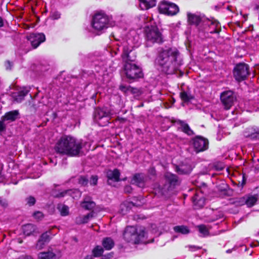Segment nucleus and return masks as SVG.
Here are the masks:
<instances>
[{"label": "nucleus", "mask_w": 259, "mask_h": 259, "mask_svg": "<svg viewBox=\"0 0 259 259\" xmlns=\"http://www.w3.org/2000/svg\"><path fill=\"white\" fill-rule=\"evenodd\" d=\"M220 99L225 108L229 109L236 100L234 93L231 90L225 91L221 94Z\"/></svg>", "instance_id": "9b49d317"}, {"label": "nucleus", "mask_w": 259, "mask_h": 259, "mask_svg": "<svg viewBox=\"0 0 259 259\" xmlns=\"http://www.w3.org/2000/svg\"><path fill=\"white\" fill-rule=\"evenodd\" d=\"M78 183L83 186H85L88 185L89 180L85 176H80L78 178Z\"/></svg>", "instance_id": "58836bf2"}, {"label": "nucleus", "mask_w": 259, "mask_h": 259, "mask_svg": "<svg viewBox=\"0 0 259 259\" xmlns=\"http://www.w3.org/2000/svg\"><path fill=\"white\" fill-rule=\"evenodd\" d=\"M256 128H258L257 127H252L250 128H249V132L250 133H255Z\"/></svg>", "instance_id": "09e8293b"}, {"label": "nucleus", "mask_w": 259, "mask_h": 259, "mask_svg": "<svg viewBox=\"0 0 259 259\" xmlns=\"http://www.w3.org/2000/svg\"><path fill=\"white\" fill-rule=\"evenodd\" d=\"M258 234H259V231H258Z\"/></svg>", "instance_id": "6e6d98bb"}, {"label": "nucleus", "mask_w": 259, "mask_h": 259, "mask_svg": "<svg viewBox=\"0 0 259 259\" xmlns=\"http://www.w3.org/2000/svg\"><path fill=\"white\" fill-rule=\"evenodd\" d=\"M124 191L126 193H131L132 191V188L131 186H126L124 188Z\"/></svg>", "instance_id": "49530a36"}, {"label": "nucleus", "mask_w": 259, "mask_h": 259, "mask_svg": "<svg viewBox=\"0 0 259 259\" xmlns=\"http://www.w3.org/2000/svg\"><path fill=\"white\" fill-rule=\"evenodd\" d=\"M84 144L70 136H63L57 142L55 149L57 153L69 156H78Z\"/></svg>", "instance_id": "f03ea898"}, {"label": "nucleus", "mask_w": 259, "mask_h": 259, "mask_svg": "<svg viewBox=\"0 0 259 259\" xmlns=\"http://www.w3.org/2000/svg\"><path fill=\"white\" fill-rule=\"evenodd\" d=\"M245 136L247 137H250L251 139L259 140V128H256L255 133H251Z\"/></svg>", "instance_id": "4c0bfd02"}, {"label": "nucleus", "mask_w": 259, "mask_h": 259, "mask_svg": "<svg viewBox=\"0 0 259 259\" xmlns=\"http://www.w3.org/2000/svg\"><path fill=\"white\" fill-rule=\"evenodd\" d=\"M108 17L103 13H96L93 17L92 25L93 28L98 31H104L109 27Z\"/></svg>", "instance_id": "39448f33"}, {"label": "nucleus", "mask_w": 259, "mask_h": 259, "mask_svg": "<svg viewBox=\"0 0 259 259\" xmlns=\"http://www.w3.org/2000/svg\"><path fill=\"white\" fill-rule=\"evenodd\" d=\"M145 31L147 41L153 44H160L163 42L162 35L157 27H147L145 28Z\"/></svg>", "instance_id": "0eeeda50"}, {"label": "nucleus", "mask_w": 259, "mask_h": 259, "mask_svg": "<svg viewBox=\"0 0 259 259\" xmlns=\"http://www.w3.org/2000/svg\"><path fill=\"white\" fill-rule=\"evenodd\" d=\"M249 74V66L244 63L237 64L233 69L234 77L238 81L245 80Z\"/></svg>", "instance_id": "6e6552de"}, {"label": "nucleus", "mask_w": 259, "mask_h": 259, "mask_svg": "<svg viewBox=\"0 0 259 259\" xmlns=\"http://www.w3.org/2000/svg\"><path fill=\"white\" fill-rule=\"evenodd\" d=\"M104 252L102 247L99 245L96 246L92 250V253L94 257L101 256Z\"/></svg>", "instance_id": "473e14b6"}, {"label": "nucleus", "mask_w": 259, "mask_h": 259, "mask_svg": "<svg viewBox=\"0 0 259 259\" xmlns=\"http://www.w3.org/2000/svg\"><path fill=\"white\" fill-rule=\"evenodd\" d=\"M102 245L106 250L111 249L114 246V242L113 239L110 237H106L102 241Z\"/></svg>", "instance_id": "a878e982"}, {"label": "nucleus", "mask_w": 259, "mask_h": 259, "mask_svg": "<svg viewBox=\"0 0 259 259\" xmlns=\"http://www.w3.org/2000/svg\"><path fill=\"white\" fill-rule=\"evenodd\" d=\"M39 259H57L56 255L51 251L42 252L38 254Z\"/></svg>", "instance_id": "cd10ccee"}, {"label": "nucleus", "mask_w": 259, "mask_h": 259, "mask_svg": "<svg viewBox=\"0 0 259 259\" xmlns=\"http://www.w3.org/2000/svg\"><path fill=\"white\" fill-rule=\"evenodd\" d=\"M193 146L197 152H202L207 149L208 141L201 136H197L193 139Z\"/></svg>", "instance_id": "4468645a"}, {"label": "nucleus", "mask_w": 259, "mask_h": 259, "mask_svg": "<svg viewBox=\"0 0 259 259\" xmlns=\"http://www.w3.org/2000/svg\"><path fill=\"white\" fill-rule=\"evenodd\" d=\"M27 203L30 205H33L35 203V199L32 196H29L26 198Z\"/></svg>", "instance_id": "37998d69"}, {"label": "nucleus", "mask_w": 259, "mask_h": 259, "mask_svg": "<svg viewBox=\"0 0 259 259\" xmlns=\"http://www.w3.org/2000/svg\"><path fill=\"white\" fill-rule=\"evenodd\" d=\"M57 208L60 212L62 216H66L69 214V207L67 205L59 204Z\"/></svg>", "instance_id": "7c9ffc66"}, {"label": "nucleus", "mask_w": 259, "mask_h": 259, "mask_svg": "<svg viewBox=\"0 0 259 259\" xmlns=\"http://www.w3.org/2000/svg\"><path fill=\"white\" fill-rule=\"evenodd\" d=\"M207 30L210 33H218L221 30L220 23L216 20L206 18L204 24V31Z\"/></svg>", "instance_id": "ddd939ff"}, {"label": "nucleus", "mask_w": 259, "mask_h": 259, "mask_svg": "<svg viewBox=\"0 0 259 259\" xmlns=\"http://www.w3.org/2000/svg\"><path fill=\"white\" fill-rule=\"evenodd\" d=\"M95 205L96 204L94 202L81 203V207L87 210H92L95 207Z\"/></svg>", "instance_id": "e433bc0d"}, {"label": "nucleus", "mask_w": 259, "mask_h": 259, "mask_svg": "<svg viewBox=\"0 0 259 259\" xmlns=\"http://www.w3.org/2000/svg\"><path fill=\"white\" fill-rule=\"evenodd\" d=\"M75 190H74L75 191ZM73 191L72 190H67L63 191L61 192H59L54 195V197L55 198H61L63 197L66 195H71L72 192Z\"/></svg>", "instance_id": "c9c22d12"}, {"label": "nucleus", "mask_w": 259, "mask_h": 259, "mask_svg": "<svg viewBox=\"0 0 259 259\" xmlns=\"http://www.w3.org/2000/svg\"><path fill=\"white\" fill-rule=\"evenodd\" d=\"M140 7L142 10H148L156 6V0H139Z\"/></svg>", "instance_id": "4be33fe9"}, {"label": "nucleus", "mask_w": 259, "mask_h": 259, "mask_svg": "<svg viewBox=\"0 0 259 259\" xmlns=\"http://www.w3.org/2000/svg\"><path fill=\"white\" fill-rule=\"evenodd\" d=\"M32 46L34 48H36L45 39V35L43 33H32L27 37Z\"/></svg>", "instance_id": "2eb2a0df"}, {"label": "nucleus", "mask_w": 259, "mask_h": 259, "mask_svg": "<svg viewBox=\"0 0 259 259\" xmlns=\"http://www.w3.org/2000/svg\"><path fill=\"white\" fill-rule=\"evenodd\" d=\"M133 91H129V92H131L133 94H136L138 93V90L136 88H132Z\"/></svg>", "instance_id": "3c124183"}, {"label": "nucleus", "mask_w": 259, "mask_h": 259, "mask_svg": "<svg viewBox=\"0 0 259 259\" xmlns=\"http://www.w3.org/2000/svg\"><path fill=\"white\" fill-rule=\"evenodd\" d=\"M158 8L159 13L167 15H175L179 11V7L177 5L165 1L161 2Z\"/></svg>", "instance_id": "9d476101"}, {"label": "nucleus", "mask_w": 259, "mask_h": 259, "mask_svg": "<svg viewBox=\"0 0 259 259\" xmlns=\"http://www.w3.org/2000/svg\"><path fill=\"white\" fill-rule=\"evenodd\" d=\"M28 90H23L17 93H13L12 95V97L15 101H16L18 103H20L22 100H24V97L28 94Z\"/></svg>", "instance_id": "b1692460"}, {"label": "nucleus", "mask_w": 259, "mask_h": 259, "mask_svg": "<svg viewBox=\"0 0 259 259\" xmlns=\"http://www.w3.org/2000/svg\"><path fill=\"white\" fill-rule=\"evenodd\" d=\"M180 53L176 49L169 48L159 51L156 63L161 71L168 74H172L182 65V61L179 59Z\"/></svg>", "instance_id": "f257e3e1"}, {"label": "nucleus", "mask_w": 259, "mask_h": 259, "mask_svg": "<svg viewBox=\"0 0 259 259\" xmlns=\"http://www.w3.org/2000/svg\"><path fill=\"white\" fill-rule=\"evenodd\" d=\"M94 202L91 200V198L89 196H86L84 197L83 201L81 202V203H85L88 202Z\"/></svg>", "instance_id": "de8ad7c7"}, {"label": "nucleus", "mask_w": 259, "mask_h": 259, "mask_svg": "<svg viewBox=\"0 0 259 259\" xmlns=\"http://www.w3.org/2000/svg\"><path fill=\"white\" fill-rule=\"evenodd\" d=\"M177 123L180 125L182 131L188 135H192L193 134V131L190 128L189 125L185 121L182 120H178Z\"/></svg>", "instance_id": "393cba45"}, {"label": "nucleus", "mask_w": 259, "mask_h": 259, "mask_svg": "<svg viewBox=\"0 0 259 259\" xmlns=\"http://www.w3.org/2000/svg\"><path fill=\"white\" fill-rule=\"evenodd\" d=\"M94 118L99 125L104 126L109 123L110 119V113L104 108H97L94 114Z\"/></svg>", "instance_id": "1a4fd4ad"}, {"label": "nucleus", "mask_w": 259, "mask_h": 259, "mask_svg": "<svg viewBox=\"0 0 259 259\" xmlns=\"http://www.w3.org/2000/svg\"><path fill=\"white\" fill-rule=\"evenodd\" d=\"M132 204L129 202H124L120 205V213L122 214H125L131 209Z\"/></svg>", "instance_id": "c85d7f7f"}, {"label": "nucleus", "mask_w": 259, "mask_h": 259, "mask_svg": "<svg viewBox=\"0 0 259 259\" xmlns=\"http://www.w3.org/2000/svg\"><path fill=\"white\" fill-rule=\"evenodd\" d=\"M140 235H138L136 229L134 227H127L123 233L124 239L128 242L138 244L140 240Z\"/></svg>", "instance_id": "f8f14e48"}, {"label": "nucleus", "mask_w": 259, "mask_h": 259, "mask_svg": "<svg viewBox=\"0 0 259 259\" xmlns=\"http://www.w3.org/2000/svg\"><path fill=\"white\" fill-rule=\"evenodd\" d=\"M164 179L166 183L162 186L158 184H155L154 189L161 195H165L167 192L172 190L176 186L180 184V180L178 177L173 174L166 172L164 175Z\"/></svg>", "instance_id": "20e7f679"}, {"label": "nucleus", "mask_w": 259, "mask_h": 259, "mask_svg": "<svg viewBox=\"0 0 259 259\" xmlns=\"http://www.w3.org/2000/svg\"><path fill=\"white\" fill-rule=\"evenodd\" d=\"M6 130V125L4 123V121L2 119L0 120V132L5 131Z\"/></svg>", "instance_id": "a18cd8bd"}, {"label": "nucleus", "mask_w": 259, "mask_h": 259, "mask_svg": "<svg viewBox=\"0 0 259 259\" xmlns=\"http://www.w3.org/2000/svg\"><path fill=\"white\" fill-rule=\"evenodd\" d=\"M19 115V112L17 110H13L6 113L5 115L2 116V119L5 122L7 120L11 121H15Z\"/></svg>", "instance_id": "412c9836"}, {"label": "nucleus", "mask_w": 259, "mask_h": 259, "mask_svg": "<svg viewBox=\"0 0 259 259\" xmlns=\"http://www.w3.org/2000/svg\"><path fill=\"white\" fill-rule=\"evenodd\" d=\"M120 172L118 169H114V170H109L107 172V177L108 178V183L109 181H113L118 182L119 181Z\"/></svg>", "instance_id": "aec40b11"}, {"label": "nucleus", "mask_w": 259, "mask_h": 259, "mask_svg": "<svg viewBox=\"0 0 259 259\" xmlns=\"http://www.w3.org/2000/svg\"><path fill=\"white\" fill-rule=\"evenodd\" d=\"M192 201L196 208H201L205 204V199L200 192H196L192 197Z\"/></svg>", "instance_id": "a211bd4d"}, {"label": "nucleus", "mask_w": 259, "mask_h": 259, "mask_svg": "<svg viewBox=\"0 0 259 259\" xmlns=\"http://www.w3.org/2000/svg\"><path fill=\"white\" fill-rule=\"evenodd\" d=\"M181 99L185 102H188L193 98V97L189 93L184 91L180 93Z\"/></svg>", "instance_id": "2f4dec72"}, {"label": "nucleus", "mask_w": 259, "mask_h": 259, "mask_svg": "<svg viewBox=\"0 0 259 259\" xmlns=\"http://www.w3.org/2000/svg\"><path fill=\"white\" fill-rule=\"evenodd\" d=\"M84 259H93V256L91 255H88Z\"/></svg>", "instance_id": "603ef678"}, {"label": "nucleus", "mask_w": 259, "mask_h": 259, "mask_svg": "<svg viewBox=\"0 0 259 259\" xmlns=\"http://www.w3.org/2000/svg\"><path fill=\"white\" fill-rule=\"evenodd\" d=\"M119 89L125 93L129 92V91H133L132 87L130 86H125L123 85H121L119 87Z\"/></svg>", "instance_id": "ea45409f"}, {"label": "nucleus", "mask_w": 259, "mask_h": 259, "mask_svg": "<svg viewBox=\"0 0 259 259\" xmlns=\"http://www.w3.org/2000/svg\"><path fill=\"white\" fill-rule=\"evenodd\" d=\"M187 21L189 24L195 25L200 32H204V24L206 18L199 13L187 12Z\"/></svg>", "instance_id": "423d86ee"}, {"label": "nucleus", "mask_w": 259, "mask_h": 259, "mask_svg": "<svg viewBox=\"0 0 259 259\" xmlns=\"http://www.w3.org/2000/svg\"><path fill=\"white\" fill-rule=\"evenodd\" d=\"M5 66L7 70H11L13 66V63L9 61H7L5 62Z\"/></svg>", "instance_id": "c03bdc74"}, {"label": "nucleus", "mask_w": 259, "mask_h": 259, "mask_svg": "<svg viewBox=\"0 0 259 259\" xmlns=\"http://www.w3.org/2000/svg\"><path fill=\"white\" fill-rule=\"evenodd\" d=\"M0 204L3 207H5L7 205L6 202L5 201H3L1 197H0Z\"/></svg>", "instance_id": "8fccbe9b"}, {"label": "nucleus", "mask_w": 259, "mask_h": 259, "mask_svg": "<svg viewBox=\"0 0 259 259\" xmlns=\"http://www.w3.org/2000/svg\"><path fill=\"white\" fill-rule=\"evenodd\" d=\"M98 179L97 176H92L90 179V184L93 186L96 185L97 184Z\"/></svg>", "instance_id": "79ce46f5"}, {"label": "nucleus", "mask_w": 259, "mask_h": 259, "mask_svg": "<svg viewBox=\"0 0 259 259\" xmlns=\"http://www.w3.org/2000/svg\"><path fill=\"white\" fill-rule=\"evenodd\" d=\"M147 180V177L144 174H135L132 180V183L140 188H144Z\"/></svg>", "instance_id": "dca6fc26"}, {"label": "nucleus", "mask_w": 259, "mask_h": 259, "mask_svg": "<svg viewBox=\"0 0 259 259\" xmlns=\"http://www.w3.org/2000/svg\"><path fill=\"white\" fill-rule=\"evenodd\" d=\"M3 26V21L2 18L0 17V27H2Z\"/></svg>", "instance_id": "864d4df0"}, {"label": "nucleus", "mask_w": 259, "mask_h": 259, "mask_svg": "<svg viewBox=\"0 0 259 259\" xmlns=\"http://www.w3.org/2000/svg\"><path fill=\"white\" fill-rule=\"evenodd\" d=\"M197 228L199 232L202 234V236H206L209 234V230L204 225H200L198 226Z\"/></svg>", "instance_id": "f704fd0d"}, {"label": "nucleus", "mask_w": 259, "mask_h": 259, "mask_svg": "<svg viewBox=\"0 0 259 259\" xmlns=\"http://www.w3.org/2000/svg\"><path fill=\"white\" fill-rule=\"evenodd\" d=\"M33 216L35 219L37 220H40L43 218L44 215L41 211H37L33 213Z\"/></svg>", "instance_id": "a19ab883"}, {"label": "nucleus", "mask_w": 259, "mask_h": 259, "mask_svg": "<svg viewBox=\"0 0 259 259\" xmlns=\"http://www.w3.org/2000/svg\"><path fill=\"white\" fill-rule=\"evenodd\" d=\"M36 229V226L31 224L25 225L23 227L24 234L27 236L31 235L35 231Z\"/></svg>", "instance_id": "bb28decb"}, {"label": "nucleus", "mask_w": 259, "mask_h": 259, "mask_svg": "<svg viewBox=\"0 0 259 259\" xmlns=\"http://www.w3.org/2000/svg\"><path fill=\"white\" fill-rule=\"evenodd\" d=\"M174 230L177 233H180L182 234H187L190 232L187 227L185 226H177L174 227Z\"/></svg>", "instance_id": "c756f323"}, {"label": "nucleus", "mask_w": 259, "mask_h": 259, "mask_svg": "<svg viewBox=\"0 0 259 259\" xmlns=\"http://www.w3.org/2000/svg\"><path fill=\"white\" fill-rule=\"evenodd\" d=\"M133 47L126 45V43L123 46L122 59L125 62L124 65V74L127 79L131 80H135L143 76L141 68L136 64L133 63L135 61L136 56H132Z\"/></svg>", "instance_id": "7ed1b4c3"}, {"label": "nucleus", "mask_w": 259, "mask_h": 259, "mask_svg": "<svg viewBox=\"0 0 259 259\" xmlns=\"http://www.w3.org/2000/svg\"><path fill=\"white\" fill-rule=\"evenodd\" d=\"M223 217V214L222 213L220 212L219 214V218H222Z\"/></svg>", "instance_id": "5fc2aeb1"}, {"label": "nucleus", "mask_w": 259, "mask_h": 259, "mask_svg": "<svg viewBox=\"0 0 259 259\" xmlns=\"http://www.w3.org/2000/svg\"><path fill=\"white\" fill-rule=\"evenodd\" d=\"M192 169L191 165L187 163H183L176 167V171L180 175L189 174Z\"/></svg>", "instance_id": "6ab92c4d"}, {"label": "nucleus", "mask_w": 259, "mask_h": 259, "mask_svg": "<svg viewBox=\"0 0 259 259\" xmlns=\"http://www.w3.org/2000/svg\"><path fill=\"white\" fill-rule=\"evenodd\" d=\"M50 234V232H49ZM51 237L48 232H46L41 234L37 241L36 247L38 249H42L46 243H48L50 240Z\"/></svg>", "instance_id": "f3484780"}, {"label": "nucleus", "mask_w": 259, "mask_h": 259, "mask_svg": "<svg viewBox=\"0 0 259 259\" xmlns=\"http://www.w3.org/2000/svg\"><path fill=\"white\" fill-rule=\"evenodd\" d=\"M257 201V198L251 196L249 197L246 200H243V202H245L248 207H251L254 205Z\"/></svg>", "instance_id": "72a5a7b5"}, {"label": "nucleus", "mask_w": 259, "mask_h": 259, "mask_svg": "<svg viewBox=\"0 0 259 259\" xmlns=\"http://www.w3.org/2000/svg\"><path fill=\"white\" fill-rule=\"evenodd\" d=\"M94 213L93 212H91L87 215H79L76 218L75 223L78 225L87 223L90 219L94 217Z\"/></svg>", "instance_id": "5701e85b"}]
</instances>
